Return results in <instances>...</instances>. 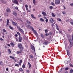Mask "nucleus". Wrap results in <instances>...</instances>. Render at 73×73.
<instances>
[{
  "label": "nucleus",
  "instance_id": "obj_27",
  "mask_svg": "<svg viewBox=\"0 0 73 73\" xmlns=\"http://www.w3.org/2000/svg\"><path fill=\"white\" fill-rule=\"evenodd\" d=\"M73 70L72 69L70 70L69 73H73Z\"/></svg>",
  "mask_w": 73,
  "mask_h": 73
},
{
  "label": "nucleus",
  "instance_id": "obj_19",
  "mask_svg": "<svg viewBox=\"0 0 73 73\" xmlns=\"http://www.w3.org/2000/svg\"><path fill=\"white\" fill-rule=\"evenodd\" d=\"M22 50H20V51H17V54H19V53H21V52H22Z\"/></svg>",
  "mask_w": 73,
  "mask_h": 73
},
{
  "label": "nucleus",
  "instance_id": "obj_3",
  "mask_svg": "<svg viewBox=\"0 0 73 73\" xmlns=\"http://www.w3.org/2000/svg\"><path fill=\"white\" fill-rule=\"evenodd\" d=\"M26 26L27 27V28H28V29H29V28H31V29L32 31V29H34L33 28V27H31V26L29 25H26Z\"/></svg>",
  "mask_w": 73,
  "mask_h": 73
},
{
  "label": "nucleus",
  "instance_id": "obj_64",
  "mask_svg": "<svg viewBox=\"0 0 73 73\" xmlns=\"http://www.w3.org/2000/svg\"><path fill=\"white\" fill-rule=\"evenodd\" d=\"M19 64L20 65H21V63L20 62H19Z\"/></svg>",
  "mask_w": 73,
  "mask_h": 73
},
{
  "label": "nucleus",
  "instance_id": "obj_38",
  "mask_svg": "<svg viewBox=\"0 0 73 73\" xmlns=\"http://www.w3.org/2000/svg\"><path fill=\"white\" fill-rule=\"evenodd\" d=\"M19 70L20 71H21V72H23V69H22L21 68H20Z\"/></svg>",
  "mask_w": 73,
  "mask_h": 73
},
{
  "label": "nucleus",
  "instance_id": "obj_13",
  "mask_svg": "<svg viewBox=\"0 0 73 73\" xmlns=\"http://www.w3.org/2000/svg\"><path fill=\"white\" fill-rule=\"evenodd\" d=\"M49 43H48V42L47 41H44V43H43V44H45L46 45H48Z\"/></svg>",
  "mask_w": 73,
  "mask_h": 73
},
{
  "label": "nucleus",
  "instance_id": "obj_25",
  "mask_svg": "<svg viewBox=\"0 0 73 73\" xmlns=\"http://www.w3.org/2000/svg\"><path fill=\"white\" fill-rule=\"evenodd\" d=\"M52 16L53 17H55V15L54 14V13H51Z\"/></svg>",
  "mask_w": 73,
  "mask_h": 73
},
{
  "label": "nucleus",
  "instance_id": "obj_23",
  "mask_svg": "<svg viewBox=\"0 0 73 73\" xmlns=\"http://www.w3.org/2000/svg\"><path fill=\"white\" fill-rule=\"evenodd\" d=\"M1 2H2V3H3V4H5V3H6V2H5V1H4V0H1Z\"/></svg>",
  "mask_w": 73,
  "mask_h": 73
},
{
  "label": "nucleus",
  "instance_id": "obj_30",
  "mask_svg": "<svg viewBox=\"0 0 73 73\" xmlns=\"http://www.w3.org/2000/svg\"><path fill=\"white\" fill-rule=\"evenodd\" d=\"M15 66H17V67H19V66L20 65L19 64H15Z\"/></svg>",
  "mask_w": 73,
  "mask_h": 73
},
{
  "label": "nucleus",
  "instance_id": "obj_5",
  "mask_svg": "<svg viewBox=\"0 0 73 73\" xmlns=\"http://www.w3.org/2000/svg\"><path fill=\"white\" fill-rule=\"evenodd\" d=\"M56 4H59L60 3V0H56L55 1Z\"/></svg>",
  "mask_w": 73,
  "mask_h": 73
},
{
  "label": "nucleus",
  "instance_id": "obj_24",
  "mask_svg": "<svg viewBox=\"0 0 73 73\" xmlns=\"http://www.w3.org/2000/svg\"><path fill=\"white\" fill-rule=\"evenodd\" d=\"M69 41L70 44L73 43V41H72V39H70L69 40Z\"/></svg>",
  "mask_w": 73,
  "mask_h": 73
},
{
  "label": "nucleus",
  "instance_id": "obj_20",
  "mask_svg": "<svg viewBox=\"0 0 73 73\" xmlns=\"http://www.w3.org/2000/svg\"><path fill=\"white\" fill-rule=\"evenodd\" d=\"M56 28L57 30L59 31V29H58V25L56 24Z\"/></svg>",
  "mask_w": 73,
  "mask_h": 73
},
{
  "label": "nucleus",
  "instance_id": "obj_7",
  "mask_svg": "<svg viewBox=\"0 0 73 73\" xmlns=\"http://www.w3.org/2000/svg\"><path fill=\"white\" fill-rule=\"evenodd\" d=\"M13 3H14V4H18V1L17 0L13 1Z\"/></svg>",
  "mask_w": 73,
  "mask_h": 73
},
{
  "label": "nucleus",
  "instance_id": "obj_62",
  "mask_svg": "<svg viewBox=\"0 0 73 73\" xmlns=\"http://www.w3.org/2000/svg\"><path fill=\"white\" fill-rule=\"evenodd\" d=\"M41 16V15H38V17H40Z\"/></svg>",
  "mask_w": 73,
  "mask_h": 73
},
{
  "label": "nucleus",
  "instance_id": "obj_29",
  "mask_svg": "<svg viewBox=\"0 0 73 73\" xmlns=\"http://www.w3.org/2000/svg\"><path fill=\"white\" fill-rule=\"evenodd\" d=\"M30 57L31 58H33V55L32 54L30 55Z\"/></svg>",
  "mask_w": 73,
  "mask_h": 73
},
{
  "label": "nucleus",
  "instance_id": "obj_1",
  "mask_svg": "<svg viewBox=\"0 0 73 73\" xmlns=\"http://www.w3.org/2000/svg\"><path fill=\"white\" fill-rule=\"evenodd\" d=\"M18 48L21 49V50H23V47H22V44L20 43H18Z\"/></svg>",
  "mask_w": 73,
  "mask_h": 73
},
{
  "label": "nucleus",
  "instance_id": "obj_58",
  "mask_svg": "<svg viewBox=\"0 0 73 73\" xmlns=\"http://www.w3.org/2000/svg\"><path fill=\"white\" fill-rule=\"evenodd\" d=\"M72 40L73 41V35H72Z\"/></svg>",
  "mask_w": 73,
  "mask_h": 73
},
{
  "label": "nucleus",
  "instance_id": "obj_41",
  "mask_svg": "<svg viewBox=\"0 0 73 73\" xmlns=\"http://www.w3.org/2000/svg\"><path fill=\"white\" fill-rule=\"evenodd\" d=\"M51 5H53L54 6L55 5V4L54 3H53V2H51Z\"/></svg>",
  "mask_w": 73,
  "mask_h": 73
},
{
  "label": "nucleus",
  "instance_id": "obj_46",
  "mask_svg": "<svg viewBox=\"0 0 73 73\" xmlns=\"http://www.w3.org/2000/svg\"><path fill=\"white\" fill-rule=\"evenodd\" d=\"M49 34L50 35H52V34H53V33H52V32H50Z\"/></svg>",
  "mask_w": 73,
  "mask_h": 73
},
{
  "label": "nucleus",
  "instance_id": "obj_45",
  "mask_svg": "<svg viewBox=\"0 0 73 73\" xmlns=\"http://www.w3.org/2000/svg\"><path fill=\"white\" fill-rule=\"evenodd\" d=\"M62 68L60 70H59V71L58 72V73H60V72H61V71H62Z\"/></svg>",
  "mask_w": 73,
  "mask_h": 73
},
{
  "label": "nucleus",
  "instance_id": "obj_26",
  "mask_svg": "<svg viewBox=\"0 0 73 73\" xmlns=\"http://www.w3.org/2000/svg\"><path fill=\"white\" fill-rule=\"evenodd\" d=\"M6 11L7 12H10V9L7 8V9Z\"/></svg>",
  "mask_w": 73,
  "mask_h": 73
},
{
  "label": "nucleus",
  "instance_id": "obj_15",
  "mask_svg": "<svg viewBox=\"0 0 73 73\" xmlns=\"http://www.w3.org/2000/svg\"><path fill=\"white\" fill-rule=\"evenodd\" d=\"M9 23V19H7V25H8Z\"/></svg>",
  "mask_w": 73,
  "mask_h": 73
},
{
  "label": "nucleus",
  "instance_id": "obj_9",
  "mask_svg": "<svg viewBox=\"0 0 73 73\" xmlns=\"http://www.w3.org/2000/svg\"><path fill=\"white\" fill-rule=\"evenodd\" d=\"M13 15L15 16V17H16V16H17V13H16V11H13Z\"/></svg>",
  "mask_w": 73,
  "mask_h": 73
},
{
  "label": "nucleus",
  "instance_id": "obj_50",
  "mask_svg": "<svg viewBox=\"0 0 73 73\" xmlns=\"http://www.w3.org/2000/svg\"><path fill=\"white\" fill-rule=\"evenodd\" d=\"M48 32V30L47 29H45V33H47Z\"/></svg>",
  "mask_w": 73,
  "mask_h": 73
},
{
  "label": "nucleus",
  "instance_id": "obj_57",
  "mask_svg": "<svg viewBox=\"0 0 73 73\" xmlns=\"http://www.w3.org/2000/svg\"><path fill=\"white\" fill-rule=\"evenodd\" d=\"M20 62H21V63H22L23 62V61H22V60H21L20 61Z\"/></svg>",
  "mask_w": 73,
  "mask_h": 73
},
{
  "label": "nucleus",
  "instance_id": "obj_42",
  "mask_svg": "<svg viewBox=\"0 0 73 73\" xmlns=\"http://www.w3.org/2000/svg\"><path fill=\"white\" fill-rule=\"evenodd\" d=\"M8 51H9V54H11V50L9 49L8 50Z\"/></svg>",
  "mask_w": 73,
  "mask_h": 73
},
{
  "label": "nucleus",
  "instance_id": "obj_51",
  "mask_svg": "<svg viewBox=\"0 0 73 73\" xmlns=\"http://www.w3.org/2000/svg\"><path fill=\"white\" fill-rule=\"evenodd\" d=\"M28 5H27V4L25 5V7L26 8H28Z\"/></svg>",
  "mask_w": 73,
  "mask_h": 73
},
{
  "label": "nucleus",
  "instance_id": "obj_17",
  "mask_svg": "<svg viewBox=\"0 0 73 73\" xmlns=\"http://www.w3.org/2000/svg\"><path fill=\"white\" fill-rule=\"evenodd\" d=\"M31 17H32V18H33V19H35L36 17H34V15H33V14H31Z\"/></svg>",
  "mask_w": 73,
  "mask_h": 73
},
{
  "label": "nucleus",
  "instance_id": "obj_34",
  "mask_svg": "<svg viewBox=\"0 0 73 73\" xmlns=\"http://www.w3.org/2000/svg\"><path fill=\"white\" fill-rule=\"evenodd\" d=\"M70 46L71 47H72V46H73V43H70Z\"/></svg>",
  "mask_w": 73,
  "mask_h": 73
},
{
  "label": "nucleus",
  "instance_id": "obj_32",
  "mask_svg": "<svg viewBox=\"0 0 73 73\" xmlns=\"http://www.w3.org/2000/svg\"><path fill=\"white\" fill-rule=\"evenodd\" d=\"M36 0H33V3L34 5H35L36 4Z\"/></svg>",
  "mask_w": 73,
  "mask_h": 73
},
{
  "label": "nucleus",
  "instance_id": "obj_6",
  "mask_svg": "<svg viewBox=\"0 0 73 73\" xmlns=\"http://www.w3.org/2000/svg\"><path fill=\"white\" fill-rule=\"evenodd\" d=\"M19 42H21L22 41V40H23V38L21 36H19Z\"/></svg>",
  "mask_w": 73,
  "mask_h": 73
},
{
  "label": "nucleus",
  "instance_id": "obj_55",
  "mask_svg": "<svg viewBox=\"0 0 73 73\" xmlns=\"http://www.w3.org/2000/svg\"><path fill=\"white\" fill-rule=\"evenodd\" d=\"M58 21H62L61 19L60 18L59 19Z\"/></svg>",
  "mask_w": 73,
  "mask_h": 73
},
{
  "label": "nucleus",
  "instance_id": "obj_10",
  "mask_svg": "<svg viewBox=\"0 0 73 73\" xmlns=\"http://www.w3.org/2000/svg\"><path fill=\"white\" fill-rule=\"evenodd\" d=\"M28 65L29 66V69H31V66H32V65H31V64L30 62H28Z\"/></svg>",
  "mask_w": 73,
  "mask_h": 73
},
{
  "label": "nucleus",
  "instance_id": "obj_47",
  "mask_svg": "<svg viewBox=\"0 0 73 73\" xmlns=\"http://www.w3.org/2000/svg\"><path fill=\"white\" fill-rule=\"evenodd\" d=\"M64 62L66 64H68V61H67V60H65Z\"/></svg>",
  "mask_w": 73,
  "mask_h": 73
},
{
  "label": "nucleus",
  "instance_id": "obj_8",
  "mask_svg": "<svg viewBox=\"0 0 73 73\" xmlns=\"http://www.w3.org/2000/svg\"><path fill=\"white\" fill-rule=\"evenodd\" d=\"M12 23L13 25H15L16 27L17 25V23L13 22V21H12Z\"/></svg>",
  "mask_w": 73,
  "mask_h": 73
},
{
  "label": "nucleus",
  "instance_id": "obj_40",
  "mask_svg": "<svg viewBox=\"0 0 73 73\" xmlns=\"http://www.w3.org/2000/svg\"><path fill=\"white\" fill-rule=\"evenodd\" d=\"M22 68H25V64H23L22 65Z\"/></svg>",
  "mask_w": 73,
  "mask_h": 73
},
{
  "label": "nucleus",
  "instance_id": "obj_35",
  "mask_svg": "<svg viewBox=\"0 0 73 73\" xmlns=\"http://www.w3.org/2000/svg\"><path fill=\"white\" fill-rule=\"evenodd\" d=\"M40 36L42 38H44V35H43V34H41L40 35Z\"/></svg>",
  "mask_w": 73,
  "mask_h": 73
},
{
  "label": "nucleus",
  "instance_id": "obj_61",
  "mask_svg": "<svg viewBox=\"0 0 73 73\" xmlns=\"http://www.w3.org/2000/svg\"><path fill=\"white\" fill-rule=\"evenodd\" d=\"M15 37H17V36H18V35L17 34H15Z\"/></svg>",
  "mask_w": 73,
  "mask_h": 73
},
{
  "label": "nucleus",
  "instance_id": "obj_37",
  "mask_svg": "<svg viewBox=\"0 0 73 73\" xmlns=\"http://www.w3.org/2000/svg\"><path fill=\"white\" fill-rule=\"evenodd\" d=\"M3 31L4 32H7V31H6V30L4 29H3Z\"/></svg>",
  "mask_w": 73,
  "mask_h": 73
},
{
  "label": "nucleus",
  "instance_id": "obj_44",
  "mask_svg": "<svg viewBox=\"0 0 73 73\" xmlns=\"http://www.w3.org/2000/svg\"><path fill=\"white\" fill-rule=\"evenodd\" d=\"M62 13L63 14V15H64V14H66V13L64 11H63L62 12Z\"/></svg>",
  "mask_w": 73,
  "mask_h": 73
},
{
  "label": "nucleus",
  "instance_id": "obj_36",
  "mask_svg": "<svg viewBox=\"0 0 73 73\" xmlns=\"http://www.w3.org/2000/svg\"><path fill=\"white\" fill-rule=\"evenodd\" d=\"M65 70H69V68L68 67H66L65 68Z\"/></svg>",
  "mask_w": 73,
  "mask_h": 73
},
{
  "label": "nucleus",
  "instance_id": "obj_33",
  "mask_svg": "<svg viewBox=\"0 0 73 73\" xmlns=\"http://www.w3.org/2000/svg\"><path fill=\"white\" fill-rule=\"evenodd\" d=\"M40 21H44V19H42V18H40Z\"/></svg>",
  "mask_w": 73,
  "mask_h": 73
},
{
  "label": "nucleus",
  "instance_id": "obj_56",
  "mask_svg": "<svg viewBox=\"0 0 73 73\" xmlns=\"http://www.w3.org/2000/svg\"><path fill=\"white\" fill-rule=\"evenodd\" d=\"M26 71L27 72V73H29V70H26Z\"/></svg>",
  "mask_w": 73,
  "mask_h": 73
},
{
  "label": "nucleus",
  "instance_id": "obj_2",
  "mask_svg": "<svg viewBox=\"0 0 73 73\" xmlns=\"http://www.w3.org/2000/svg\"><path fill=\"white\" fill-rule=\"evenodd\" d=\"M17 28H18V29L19 31H20L22 32L23 34H24V31H23V29H21L20 28V27H19V26H17Z\"/></svg>",
  "mask_w": 73,
  "mask_h": 73
},
{
  "label": "nucleus",
  "instance_id": "obj_16",
  "mask_svg": "<svg viewBox=\"0 0 73 73\" xmlns=\"http://www.w3.org/2000/svg\"><path fill=\"white\" fill-rule=\"evenodd\" d=\"M42 14L43 15V16H46V13H45V12L44 11H42Z\"/></svg>",
  "mask_w": 73,
  "mask_h": 73
},
{
  "label": "nucleus",
  "instance_id": "obj_31",
  "mask_svg": "<svg viewBox=\"0 0 73 73\" xmlns=\"http://www.w3.org/2000/svg\"><path fill=\"white\" fill-rule=\"evenodd\" d=\"M0 65H3V62L1 61H0Z\"/></svg>",
  "mask_w": 73,
  "mask_h": 73
},
{
  "label": "nucleus",
  "instance_id": "obj_52",
  "mask_svg": "<svg viewBox=\"0 0 73 73\" xmlns=\"http://www.w3.org/2000/svg\"><path fill=\"white\" fill-rule=\"evenodd\" d=\"M54 25V24H52L51 25V26L52 27H53Z\"/></svg>",
  "mask_w": 73,
  "mask_h": 73
},
{
  "label": "nucleus",
  "instance_id": "obj_48",
  "mask_svg": "<svg viewBox=\"0 0 73 73\" xmlns=\"http://www.w3.org/2000/svg\"><path fill=\"white\" fill-rule=\"evenodd\" d=\"M46 23H48V19H46L45 20Z\"/></svg>",
  "mask_w": 73,
  "mask_h": 73
},
{
  "label": "nucleus",
  "instance_id": "obj_11",
  "mask_svg": "<svg viewBox=\"0 0 73 73\" xmlns=\"http://www.w3.org/2000/svg\"><path fill=\"white\" fill-rule=\"evenodd\" d=\"M31 48L33 50H34V51H35V47L33 46H31Z\"/></svg>",
  "mask_w": 73,
  "mask_h": 73
},
{
  "label": "nucleus",
  "instance_id": "obj_22",
  "mask_svg": "<svg viewBox=\"0 0 73 73\" xmlns=\"http://www.w3.org/2000/svg\"><path fill=\"white\" fill-rule=\"evenodd\" d=\"M70 23L71 24V25H73V20H71Z\"/></svg>",
  "mask_w": 73,
  "mask_h": 73
},
{
  "label": "nucleus",
  "instance_id": "obj_53",
  "mask_svg": "<svg viewBox=\"0 0 73 73\" xmlns=\"http://www.w3.org/2000/svg\"><path fill=\"white\" fill-rule=\"evenodd\" d=\"M15 9H16L17 10H18V7H15Z\"/></svg>",
  "mask_w": 73,
  "mask_h": 73
},
{
  "label": "nucleus",
  "instance_id": "obj_39",
  "mask_svg": "<svg viewBox=\"0 0 73 73\" xmlns=\"http://www.w3.org/2000/svg\"><path fill=\"white\" fill-rule=\"evenodd\" d=\"M9 28L13 30V28L12 27H11V26H9Z\"/></svg>",
  "mask_w": 73,
  "mask_h": 73
},
{
  "label": "nucleus",
  "instance_id": "obj_60",
  "mask_svg": "<svg viewBox=\"0 0 73 73\" xmlns=\"http://www.w3.org/2000/svg\"><path fill=\"white\" fill-rule=\"evenodd\" d=\"M71 6H73V3H71L70 4Z\"/></svg>",
  "mask_w": 73,
  "mask_h": 73
},
{
  "label": "nucleus",
  "instance_id": "obj_12",
  "mask_svg": "<svg viewBox=\"0 0 73 73\" xmlns=\"http://www.w3.org/2000/svg\"><path fill=\"white\" fill-rule=\"evenodd\" d=\"M50 22L51 23H53V22H54V20L52 18H51L50 19Z\"/></svg>",
  "mask_w": 73,
  "mask_h": 73
},
{
  "label": "nucleus",
  "instance_id": "obj_4",
  "mask_svg": "<svg viewBox=\"0 0 73 73\" xmlns=\"http://www.w3.org/2000/svg\"><path fill=\"white\" fill-rule=\"evenodd\" d=\"M32 31H33V32H34L35 34V35H36V37H38V34L36 31H35V30L34 29H32Z\"/></svg>",
  "mask_w": 73,
  "mask_h": 73
},
{
  "label": "nucleus",
  "instance_id": "obj_14",
  "mask_svg": "<svg viewBox=\"0 0 73 73\" xmlns=\"http://www.w3.org/2000/svg\"><path fill=\"white\" fill-rule=\"evenodd\" d=\"M26 21L27 22V23H28V24H29L30 25H31V22L29 21Z\"/></svg>",
  "mask_w": 73,
  "mask_h": 73
},
{
  "label": "nucleus",
  "instance_id": "obj_21",
  "mask_svg": "<svg viewBox=\"0 0 73 73\" xmlns=\"http://www.w3.org/2000/svg\"><path fill=\"white\" fill-rule=\"evenodd\" d=\"M10 45L12 46L13 47L14 45H15V44H14L13 42H11L10 43Z\"/></svg>",
  "mask_w": 73,
  "mask_h": 73
},
{
  "label": "nucleus",
  "instance_id": "obj_28",
  "mask_svg": "<svg viewBox=\"0 0 73 73\" xmlns=\"http://www.w3.org/2000/svg\"><path fill=\"white\" fill-rule=\"evenodd\" d=\"M10 58H12V59H13V60H15V58H14L13 56H10Z\"/></svg>",
  "mask_w": 73,
  "mask_h": 73
},
{
  "label": "nucleus",
  "instance_id": "obj_43",
  "mask_svg": "<svg viewBox=\"0 0 73 73\" xmlns=\"http://www.w3.org/2000/svg\"><path fill=\"white\" fill-rule=\"evenodd\" d=\"M17 34H18V35H19V36H21V34H20V33L19 32H17Z\"/></svg>",
  "mask_w": 73,
  "mask_h": 73
},
{
  "label": "nucleus",
  "instance_id": "obj_54",
  "mask_svg": "<svg viewBox=\"0 0 73 73\" xmlns=\"http://www.w3.org/2000/svg\"><path fill=\"white\" fill-rule=\"evenodd\" d=\"M0 40L1 41H4V39H3L2 38H1Z\"/></svg>",
  "mask_w": 73,
  "mask_h": 73
},
{
  "label": "nucleus",
  "instance_id": "obj_49",
  "mask_svg": "<svg viewBox=\"0 0 73 73\" xmlns=\"http://www.w3.org/2000/svg\"><path fill=\"white\" fill-rule=\"evenodd\" d=\"M50 9H53V7L51 6L49 7Z\"/></svg>",
  "mask_w": 73,
  "mask_h": 73
},
{
  "label": "nucleus",
  "instance_id": "obj_63",
  "mask_svg": "<svg viewBox=\"0 0 73 73\" xmlns=\"http://www.w3.org/2000/svg\"><path fill=\"white\" fill-rule=\"evenodd\" d=\"M45 35L46 36H48V34H47V33L45 34Z\"/></svg>",
  "mask_w": 73,
  "mask_h": 73
},
{
  "label": "nucleus",
  "instance_id": "obj_18",
  "mask_svg": "<svg viewBox=\"0 0 73 73\" xmlns=\"http://www.w3.org/2000/svg\"><path fill=\"white\" fill-rule=\"evenodd\" d=\"M67 55L68 56H69V55L70 54V53L69 52V50H67Z\"/></svg>",
  "mask_w": 73,
  "mask_h": 73
},
{
  "label": "nucleus",
  "instance_id": "obj_59",
  "mask_svg": "<svg viewBox=\"0 0 73 73\" xmlns=\"http://www.w3.org/2000/svg\"><path fill=\"white\" fill-rule=\"evenodd\" d=\"M15 39H16V41H18V40H19L17 39V38H16Z\"/></svg>",
  "mask_w": 73,
  "mask_h": 73
}]
</instances>
